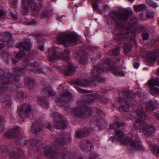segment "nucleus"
<instances>
[{
	"mask_svg": "<svg viewBox=\"0 0 159 159\" xmlns=\"http://www.w3.org/2000/svg\"><path fill=\"white\" fill-rule=\"evenodd\" d=\"M102 67L98 66L96 67L92 72V76L94 81H98L101 83L104 82V79L99 75L100 73L106 70H111L112 73L115 76H124L125 74L122 71H119L118 68L111 65L110 59H107L103 61L102 63Z\"/></svg>",
	"mask_w": 159,
	"mask_h": 159,
	"instance_id": "obj_1",
	"label": "nucleus"
},
{
	"mask_svg": "<svg viewBox=\"0 0 159 159\" xmlns=\"http://www.w3.org/2000/svg\"><path fill=\"white\" fill-rule=\"evenodd\" d=\"M137 119H134L135 122L134 123V128L138 132L141 131V129L147 136H151L155 131V129L154 127L150 125H147L144 121L147 118L145 113L143 111H137Z\"/></svg>",
	"mask_w": 159,
	"mask_h": 159,
	"instance_id": "obj_2",
	"label": "nucleus"
},
{
	"mask_svg": "<svg viewBox=\"0 0 159 159\" xmlns=\"http://www.w3.org/2000/svg\"><path fill=\"white\" fill-rule=\"evenodd\" d=\"M13 75L11 76L6 71L3 70L0 68V93L3 94L6 92L11 84L9 82V79L13 77L16 82L19 81L20 80L19 76L18 74L15 73Z\"/></svg>",
	"mask_w": 159,
	"mask_h": 159,
	"instance_id": "obj_3",
	"label": "nucleus"
},
{
	"mask_svg": "<svg viewBox=\"0 0 159 159\" xmlns=\"http://www.w3.org/2000/svg\"><path fill=\"white\" fill-rule=\"evenodd\" d=\"M117 138L121 143L123 144L126 145L130 143L131 145L134 148L139 149H142L143 148L139 139L137 138V140H132L127 136H125L123 132L121 130H117L116 132Z\"/></svg>",
	"mask_w": 159,
	"mask_h": 159,
	"instance_id": "obj_4",
	"label": "nucleus"
},
{
	"mask_svg": "<svg viewBox=\"0 0 159 159\" xmlns=\"http://www.w3.org/2000/svg\"><path fill=\"white\" fill-rule=\"evenodd\" d=\"M79 39L78 36L75 34H64L54 39L56 43L62 44L66 47L75 43Z\"/></svg>",
	"mask_w": 159,
	"mask_h": 159,
	"instance_id": "obj_5",
	"label": "nucleus"
},
{
	"mask_svg": "<svg viewBox=\"0 0 159 159\" xmlns=\"http://www.w3.org/2000/svg\"><path fill=\"white\" fill-rule=\"evenodd\" d=\"M63 85L61 84L58 87L60 94L58 97L55 98L54 100L59 106H63L65 104L70 101L72 98L71 94L67 90L64 89Z\"/></svg>",
	"mask_w": 159,
	"mask_h": 159,
	"instance_id": "obj_6",
	"label": "nucleus"
},
{
	"mask_svg": "<svg viewBox=\"0 0 159 159\" xmlns=\"http://www.w3.org/2000/svg\"><path fill=\"white\" fill-rule=\"evenodd\" d=\"M26 64V66L25 68H21L19 67L14 66L12 70L15 73L18 74V75L23 74L25 72V69L26 68V66L27 68L30 70H32L36 71L37 72L41 73L43 72V70L41 67H39V64L36 62H34L32 63H29L28 61H26L25 62Z\"/></svg>",
	"mask_w": 159,
	"mask_h": 159,
	"instance_id": "obj_7",
	"label": "nucleus"
},
{
	"mask_svg": "<svg viewBox=\"0 0 159 159\" xmlns=\"http://www.w3.org/2000/svg\"><path fill=\"white\" fill-rule=\"evenodd\" d=\"M70 52L68 50H64V54L60 55V49L54 48L52 49H48V57L52 61L59 58H62L67 61L69 59Z\"/></svg>",
	"mask_w": 159,
	"mask_h": 159,
	"instance_id": "obj_8",
	"label": "nucleus"
},
{
	"mask_svg": "<svg viewBox=\"0 0 159 159\" xmlns=\"http://www.w3.org/2000/svg\"><path fill=\"white\" fill-rule=\"evenodd\" d=\"M143 29V27L141 26L137 27L135 26V27H134V33H133V31L130 32L128 30H125L123 29H122V31L125 30V33H123V34H122L121 33L118 34L115 36L114 39L116 42L121 40L124 38L132 39L135 36L136 33L141 32Z\"/></svg>",
	"mask_w": 159,
	"mask_h": 159,
	"instance_id": "obj_9",
	"label": "nucleus"
},
{
	"mask_svg": "<svg viewBox=\"0 0 159 159\" xmlns=\"http://www.w3.org/2000/svg\"><path fill=\"white\" fill-rule=\"evenodd\" d=\"M55 121L54 126L57 129H63L66 127L68 122L65 120L63 116L56 112H53L52 114Z\"/></svg>",
	"mask_w": 159,
	"mask_h": 159,
	"instance_id": "obj_10",
	"label": "nucleus"
},
{
	"mask_svg": "<svg viewBox=\"0 0 159 159\" xmlns=\"http://www.w3.org/2000/svg\"><path fill=\"white\" fill-rule=\"evenodd\" d=\"M88 104H85L84 101L83 102L82 101H80L78 102V105L79 106L77 107L73 110V113L76 116L79 117H83L85 115V113L88 115H90L89 111H90L91 109L90 108H88L85 110L84 109L85 112H84L83 107H84L85 106Z\"/></svg>",
	"mask_w": 159,
	"mask_h": 159,
	"instance_id": "obj_11",
	"label": "nucleus"
},
{
	"mask_svg": "<svg viewBox=\"0 0 159 159\" xmlns=\"http://www.w3.org/2000/svg\"><path fill=\"white\" fill-rule=\"evenodd\" d=\"M133 13L132 11L125 10L121 13H118L116 11H114L110 14V16L115 21L125 20Z\"/></svg>",
	"mask_w": 159,
	"mask_h": 159,
	"instance_id": "obj_12",
	"label": "nucleus"
},
{
	"mask_svg": "<svg viewBox=\"0 0 159 159\" xmlns=\"http://www.w3.org/2000/svg\"><path fill=\"white\" fill-rule=\"evenodd\" d=\"M31 105L29 104H24L18 108V113L21 117H24L28 115L31 111Z\"/></svg>",
	"mask_w": 159,
	"mask_h": 159,
	"instance_id": "obj_13",
	"label": "nucleus"
},
{
	"mask_svg": "<svg viewBox=\"0 0 159 159\" xmlns=\"http://www.w3.org/2000/svg\"><path fill=\"white\" fill-rule=\"evenodd\" d=\"M71 140V137L70 135L69 134H65L63 137H62L61 138V137L59 138H57L54 144V147L56 148L59 146H61L65 143H70Z\"/></svg>",
	"mask_w": 159,
	"mask_h": 159,
	"instance_id": "obj_14",
	"label": "nucleus"
},
{
	"mask_svg": "<svg viewBox=\"0 0 159 159\" xmlns=\"http://www.w3.org/2000/svg\"><path fill=\"white\" fill-rule=\"evenodd\" d=\"M34 14L36 15L42 9V5L41 3H36L35 0H27Z\"/></svg>",
	"mask_w": 159,
	"mask_h": 159,
	"instance_id": "obj_15",
	"label": "nucleus"
},
{
	"mask_svg": "<svg viewBox=\"0 0 159 159\" xmlns=\"http://www.w3.org/2000/svg\"><path fill=\"white\" fill-rule=\"evenodd\" d=\"M1 101L3 108L7 109L11 108V100L9 95L4 94L2 95L1 98Z\"/></svg>",
	"mask_w": 159,
	"mask_h": 159,
	"instance_id": "obj_16",
	"label": "nucleus"
},
{
	"mask_svg": "<svg viewBox=\"0 0 159 159\" xmlns=\"http://www.w3.org/2000/svg\"><path fill=\"white\" fill-rule=\"evenodd\" d=\"M20 130L19 126H16L11 130H7L5 133V136L9 138L16 137L18 135Z\"/></svg>",
	"mask_w": 159,
	"mask_h": 159,
	"instance_id": "obj_17",
	"label": "nucleus"
},
{
	"mask_svg": "<svg viewBox=\"0 0 159 159\" xmlns=\"http://www.w3.org/2000/svg\"><path fill=\"white\" fill-rule=\"evenodd\" d=\"M11 36L9 33L4 32L0 35V40L1 41L7 42L8 44H10L11 46L13 42L11 40Z\"/></svg>",
	"mask_w": 159,
	"mask_h": 159,
	"instance_id": "obj_18",
	"label": "nucleus"
},
{
	"mask_svg": "<svg viewBox=\"0 0 159 159\" xmlns=\"http://www.w3.org/2000/svg\"><path fill=\"white\" fill-rule=\"evenodd\" d=\"M43 125L41 124V123H36L33 124L32 127V131L36 134L39 135L41 131L42 130Z\"/></svg>",
	"mask_w": 159,
	"mask_h": 159,
	"instance_id": "obj_19",
	"label": "nucleus"
},
{
	"mask_svg": "<svg viewBox=\"0 0 159 159\" xmlns=\"http://www.w3.org/2000/svg\"><path fill=\"white\" fill-rule=\"evenodd\" d=\"M42 95L45 97L53 96L56 94L55 92L51 87H45L42 90Z\"/></svg>",
	"mask_w": 159,
	"mask_h": 159,
	"instance_id": "obj_20",
	"label": "nucleus"
},
{
	"mask_svg": "<svg viewBox=\"0 0 159 159\" xmlns=\"http://www.w3.org/2000/svg\"><path fill=\"white\" fill-rule=\"evenodd\" d=\"M80 145L82 149L83 148L91 149L93 147V144L88 140H81L80 142Z\"/></svg>",
	"mask_w": 159,
	"mask_h": 159,
	"instance_id": "obj_21",
	"label": "nucleus"
},
{
	"mask_svg": "<svg viewBox=\"0 0 159 159\" xmlns=\"http://www.w3.org/2000/svg\"><path fill=\"white\" fill-rule=\"evenodd\" d=\"M42 139V138L41 137H39L38 138H36L35 139H30L29 141V143L30 145V146L31 147V148H35L36 149L37 148H42V147L40 146L39 147L35 148L37 146V145L39 142L41 141Z\"/></svg>",
	"mask_w": 159,
	"mask_h": 159,
	"instance_id": "obj_22",
	"label": "nucleus"
},
{
	"mask_svg": "<svg viewBox=\"0 0 159 159\" xmlns=\"http://www.w3.org/2000/svg\"><path fill=\"white\" fill-rule=\"evenodd\" d=\"M75 70L72 65L69 63H67L66 68L65 70L64 74L66 75H72Z\"/></svg>",
	"mask_w": 159,
	"mask_h": 159,
	"instance_id": "obj_23",
	"label": "nucleus"
},
{
	"mask_svg": "<svg viewBox=\"0 0 159 159\" xmlns=\"http://www.w3.org/2000/svg\"><path fill=\"white\" fill-rule=\"evenodd\" d=\"M16 47L23 49L26 51H29L31 48V45L28 42H21L16 45Z\"/></svg>",
	"mask_w": 159,
	"mask_h": 159,
	"instance_id": "obj_24",
	"label": "nucleus"
},
{
	"mask_svg": "<svg viewBox=\"0 0 159 159\" xmlns=\"http://www.w3.org/2000/svg\"><path fill=\"white\" fill-rule=\"evenodd\" d=\"M147 84L151 87L155 86H159V79L158 78L153 79V77H151L148 81Z\"/></svg>",
	"mask_w": 159,
	"mask_h": 159,
	"instance_id": "obj_25",
	"label": "nucleus"
},
{
	"mask_svg": "<svg viewBox=\"0 0 159 159\" xmlns=\"http://www.w3.org/2000/svg\"><path fill=\"white\" fill-rule=\"evenodd\" d=\"M75 83L78 85L83 87L88 86L90 83V82L86 80H78L75 81Z\"/></svg>",
	"mask_w": 159,
	"mask_h": 159,
	"instance_id": "obj_26",
	"label": "nucleus"
},
{
	"mask_svg": "<svg viewBox=\"0 0 159 159\" xmlns=\"http://www.w3.org/2000/svg\"><path fill=\"white\" fill-rule=\"evenodd\" d=\"M37 102L41 106L44 108H47L48 107V102L41 97H39L38 99Z\"/></svg>",
	"mask_w": 159,
	"mask_h": 159,
	"instance_id": "obj_27",
	"label": "nucleus"
},
{
	"mask_svg": "<svg viewBox=\"0 0 159 159\" xmlns=\"http://www.w3.org/2000/svg\"><path fill=\"white\" fill-rule=\"evenodd\" d=\"M22 11L23 12L24 14H26L28 12V7L26 2L25 0H22Z\"/></svg>",
	"mask_w": 159,
	"mask_h": 159,
	"instance_id": "obj_28",
	"label": "nucleus"
},
{
	"mask_svg": "<svg viewBox=\"0 0 159 159\" xmlns=\"http://www.w3.org/2000/svg\"><path fill=\"white\" fill-rule=\"evenodd\" d=\"M146 4L149 7L156 8L159 7L158 4L156 2L151 0H146Z\"/></svg>",
	"mask_w": 159,
	"mask_h": 159,
	"instance_id": "obj_29",
	"label": "nucleus"
},
{
	"mask_svg": "<svg viewBox=\"0 0 159 159\" xmlns=\"http://www.w3.org/2000/svg\"><path fill=\"white\" fill-rule=\"evenodd\" d=\"M155 104L151 102H148L146 104L145 108L148 111H151L154 109Z\"/></svg>",
	"mask_w": 159,
	"mask_h": 159,
	"instance_id": "obj_30",
	"label": "nucleus"
},
{
	"mask_svg": "<svg viewBox=\"0 0 159 159\" xmlns=\"http://www.w3.org/2000/svg\"><path fill=\"white\" fill-rule=\"evenodd\" d=\"M130 106L129 103L128 102L125 103V105H123L120 106L119 107V110L121 111H127L129 110V108Z\"/></svg>",
	"mask_w": 159,
	"mask_h": 159,
	"instance_id": "obj_31",
	"label": "nucleus"
},
{
	"mask_svg": "<svg viewBox=\"0 0 159 159\" xmlns=\"http://www.w3.org/2000/svg\"><path fill=\"white\" fill-rule=\"evenodd\" d=\"M146 6L143 4L137 5L134 6V10L136 12L143 10L146 9Z\"/></svg>",
	"mask_w": 159,
	"mask_h": 159,
	"instance_id": "obj_32",
	"label": "nucleus"
},
{
	"mask_svg": "<svg viewBox=\"0 0 159 159\" xmlns=\"http://www.w3.org/2000/svg\"><path fill=\"white\" fill-rule=\"evenodd\" d=\"M86 131V130H81L77 131L76 133V137L78 138L85 137L86 135L87 134Z\"/></svg>",
	"mask_w": 159,
	"mask_h": 159,
	"instance_id": "obj_33",
	"label": "nucleus"
},
{
	"mask_svg": "<svg viewBox=\"0 0 159 159\" xmlns=\"http://www.w3.org/2000/svg\"><path fill=\"white\" fill-rule=\"evenodd\" d=\"M25 83L26 86L29 88H30V86L33 85L34 83L33 80L29 77L25 79Z\"/></svg>",
	"mask_w": 159,
	"mask_h": 159,
	"instance_id": "obj_34",
	"label": "nucleus"
},
{
	"mask_svg": "<svg viewBox=\"0 0 159 159\" xmlns=\"http://www.w3.org/2000/svg\"><path fill=\"white\" fill-rule=\"evenodd\" d=\"M124 51L125 53H129L131 51V44L130 43H128L124 45Z\"/></svg>",
	"mask_w": 159,
	"mask_h": 159,
	"instance_id": "obj_35",
	"label": "nucleus"
},
{
	"mask_svg": "<svg viewBox=\"0 0 159 159\" xmlns=\"http://www.w3.org/2000/svg\"><path fill=\"white\" fill-rule=\"evenodd\" d=\"M95 99L93 95L89 96L87 99L84 101L85 104H89L92 103Z\"/></svg>",
	"mask_w": 159,
	"mask_h": 159,
	"instance_id": "obj_36",
	"label": "nucleus"
},
{
	"mask_svg": "<svg viewBox=\"0 0 159 159\" xmlns=\"http://www.w3.org/2000/svg\"><path fill=\"white\" fill-rule=\"evenodd\" d=\"M16 96L20 100L24 99L26 97V94L22 92H16Z\"/></svg>",
	"mask_w": 159,
	"mask_h": 159,
	"instance_id": "obj_37",
	"label": "nucleus"
},
{
	"mask_svg": "<svg viewBox=\"0 0 159 159\" xmlns=\"http://www.w3.org/2000/svg\"><path fill=\"white\" fill-rule=\"evenodd\" d=\"M50 14V10L49 11L44 10L43 11L42 14L41 15V17L43 19L45 18H47L48 17Z\"/></svg>",
	"mask_w": 159,
	"mask_h": 159,
	"instance_id": "obj_38",
	"label": "nucleus"
},
{
	"mask_svg": "<svg viewBox=\"0 0 159 159\" xmlns=\"http://www.w3.org/2000/svg\"><path fill=\"white\" fill-rule=\"evenodd\" d=\"M10 159H17L19 156L17 153L11 152L9 155Z\"/></svg>",
	"mask_w": 159,
	"mask_h": 159,
	"instance_id": "obj_39",
	"label": "nucleus"
},
{
	"mask_svg": "<svg viewBox=\"0 0 159 159\" xmlns=\"http://www.w3.org/2000/svg\"><path fill=\"white\" fill-rule=\"evenodd\" d=\"M150 92L152 95H155L159 93V89L156 87L151 89L150 90Z\"/></svg>",
	"mask_w": 159,
	"mask_h": 159,
	"instance_id": "obj_40",
	"label": "nucleus"
},
{
	"mask_svg": "<svg viewBox=\"0 0 159 159\" xmlns=\"http://www.w3.org/2000/svg\"><path fill=\"white\" fill-rule=\"evenodd\" d=\"M25 55L24 51L23 50H20L18 54L16 56V57L17 58H21Z\"/></svg>",
	"mask_w": 159,
	"mask_h": 159,
	"instance_id": "obj_41",
	"label": "nucleus"
},
{
	"mask_svg": "<svg viewBox=\"0 0 159 159\" xmlns=\"http://www.w3.org/2000/svg\"><path fill=\"white\" fill-rule=\"evenodd\" d=\"M146 16V17L148 18H152L154 16V13L152 11L151 12L148 11Z\"/></svg>",
	"mask_w": 159,
	"mask_h": 159,
	"instance_id": "obj_42",
	"label": "nucleus"
},
{
	"mask_svg": "<svg viewBox=\"0 0 159 159\" xmlns=\"http://www.w3.org/2000/svg\"><path fill=\"white\" fill-rule=\"evenodd\" d=\"M112 55H118L119 54V48H117L114 49H113L111 51Z\"/></svg>",
	"mask_w": 159,
	"mask_h": 159,
	"instance_id": "obj_43",
	"label": "nucleus"
},
{
	"mask_svg": "<svg viewBox=\"0 0 159 159\" xmlns=\"http://www.w3.org/2000/svg\"><path fill=\"white\" fill-rule=\"evenodd\" d=\"M87 59V56H85L84 57L83 56L82 58L80 59L79 60V61L80 63L84 64L86 62Z\"/></svg>",
	"mask_w": 159,
	"mask_h": 159,
	"instance_id": "obj_44",
	"label": "nucleus"
},
{
	"mask_svg": "<svg viewBox=\"0 0 159 159\" xmlns=\"http://www.w3.org/2000/svg\"><path fill=\"white\" fill-rule=\"evenodd\" d=\"M149 144L150 147L153 149H159V146H158L153 144L150 141L149 142Z\"/></svg>",
	"mask_w": 159,
	"mask_h": 159,
	"instance_id": "obj_45",
	"label": "nucleus"
},
{
	"mask_svg": "<svg viewBox=\"0 0 159 159\" xmlns=\"http://www.w3.org/2000/svg\"><path fill=\"white\" fill-rule=\"evenodd\" d=\"M52 150H47V151L45 152L46 153V155L47 156H49L51 157H54V155L53 154V153L52 152Z\"/></svg>",
	"mask_w": 159,
	"mask_h": 159,
	"instance_id": "obj_46",
	"label": "nucleus"
},
{
	"mask_svg": "<svg viewBox=\"0 0 159 159\" xmlns=\"http://www.w3.org/2000/svg\"><path fill=\"white\" fill-rule=\"evenodd\" d=\"M66 20V18L64 15L62 16L61 17H58V20L62 22H65Z\"/></svg>",
	"mask_w": 159,
	"mask_h": 159,
	"instance_id": "obj_47",
	"label": "nucleus"
},
{
	"mask_svg": "<svg viewBox=\"0 0 159 159\" xmlns=\"http://www.w3.org/2000/svg\"><path fill=\"white\" fill-rule=\"evenodd\" d=\"M152 152L156 157H159V150H152Z\"/></svg>",
	"mask_w": 159,
	"mask_h": 159,
	"instance_id": "obj_48",
	"label": "nucleus"
},
{
	"mask_svg": "<svg viewBox=\"0 0 159 159\" xmlns=\"http://www.w3.org/2000/svg\"><path fill=\"white\" fill-rule=\"evenodd\" d=\"M123 95L124 97H126L128 99L130 98L129 93L128 91H124L122 92Z\"/></svg>",
	"mask_w": 159,
	"mask_h": 159,
	"instance_id": "obj_49",
	"label": "nucleus"
},
{
	"mask_svg": "<svg viewBox=\"0 0 159 159\" xmlns=\"http://www.w3.org/2000/svg\"><path fill=\"white\" fill-rule=\"evenodd\" d=\"M147 56L149 59H152L153 58V57L154 56L153 53H148L146 54Z\"/></svg>",
	"mask_w": 159,
	"mask_h": 159,
	"instance_id": "obj_50",
	"label": "nucleus"
},
{
	"mask_svg": "<svg viewBox=\"0 0 159 159\" xmlns=\"http://www.w3.org/2000/svg\"><path fill=\"white\" fill-rule=\"evenodd\" d=\"M143 38L144 40H146L148 38V33H143Z\"/></svg>",
	"mask_w": 159,
	"mask_h": 159,
	"instance_id": "obj_51",
	"label": "nucleus"
},
{
	"mask_svg": "<svg viewBox=\"0 0 159 159\" xmlns=\"http://www.w3.org/2000/svg\"><path fill=\"white\" fill-rule=\"evenodd\" d=\"M12 63L15 66L19 64V62L18 60H16L15 58H12Z\"/></svg>",
	"mask_w": 159,
	"mask_h": 159,
	"instance_id": "obj_52",
	"label": "nucleus"
},
{
	"mask_svg": "<svg viewBox=\"0 0 159 159\" xmlns=\"http://www.w3.org/2000/svg\"><path fill=\"white\" fill-rule=\"evenodd\" d=\"M46 128L50 129L51 131H52L54 130V128L52 127L50 124H49L46 126Z\"/></svg>",
	"mask_w": 159,
	"mask_h": 159,
	"instance_id": "obj_53",
	"label": "nucleus"
},
{
	"mask_svg": "<svg viewBox=\"0 0 159 159\" xmlns=\"http://www.w3.org/2000/svg\"><path fill=\"white\" fill-rule=\"evenodd\" d=\"M11 3L12 6L13 7H15L17 5V0H12Z\"/></svg>",
	"mask_w": 159,
	"mask_h": 159,
	"instance_id": "obj_54",
	"label": "nucleus"
},
{
	"mask_svg": "<svg viewBox=\"0 0 159 159\" xmlns=\"http://www.w3.org/2000/svg\"><path fill=\"white\" fill-rule=\"evenodd\" d=\"M36 22L34 20H33L31 21L28 23L27 25H34L36 24Z\"/></svg>",
	"mask_w": 159,
	"mask_h": 159,
	"instance_id": "obj_55",
	"label": "nucleus"
},
{
	"mask_svg": "<svg viewBox=\"0 0 159 159\" xmlns=\"http://www.w3.org/2000/svg\"><path fill=\"white\" fill-rule=\"evenodd\" d=\"M11 16L13 19L15 20H16L17 18V16L16 14L11 13Z\"/></svg>",
	"mask_w": 159,
	"mask_h": 159,
	"instance_id": "obj_56",
	"label": "nucleus"
},
{
	"mask_svg": "<svg viewBox=\"0 0 159 159\" xmlns=\"http://www.w3.org/2000/svg\"><path fill=\"white\" fill-rule=\"evenodd\" d=\"M2 57L4 59V60H7L6 57H7V60H8L9 59L8 58V57H11V55L9 54H5V56H4L2 55Z\"/></svg>",
	"mask_w": 159,
	"mask_h": 159,
	"instance_id": "obj_57",
	"label": "nucleus"
},
{
	"mask_svg": "<svg viewBox=\"0 0 159 159\" xmlns=\"http://www.w3.org/2000/svg\"><path fill=\"white\" fill-rule=\"evenodd\" d=\"M139 17H140V19L143 20H145L146 19V17H144L142 13L140 14Z\"/></svg>",
	"mask_w": 159,
	"mask_h": 159,
	"instance_id": "obj_58",
	"label": "nucleus"
},
{
	"mask_svg": "<svg viewBox=\"0 0 159 159\" xmlns=\"http://www.w3.org/2000/svg\"><path fill=\"white\" fill-rule=\"evenodd\" d=\"M115 125L116 126L118 127H121L124 124L123 123L119 122H117L115 123Z\"/></svg>",
	"mask_w": 159,
	"mask_h": 159,
	"instance_id": "obj_59",
	"label": "nucleus"
},
{
	"mask_svg": "<svg viewBox=\"0 0 159 159\" xmlns=\"http://www.w3.org/2000/svg\"><path fill=\"white\" fill-rule=\"evenodd\" d=\"M139 64L138 62H134V68H137L139 66Z\"/></svg>",
	"mask_w": 159,
	"mask_h": 159,
	"instance_id": "obj_60",
	"label": "nucleus"
},
{
	"mask_svg": "<svg viewBox=\"0 0 159 159\" xmlns=\"http://www.w3.org/2000/svg\"><path fill=\"white\" fill-rule=\"evenodd\" d=\"M77 90H78V91L81 92V93H86V90L81 89L79 88H78L77 89Z\"/></svg>",
	"mask_w": 159,
	"mask_h": 159,
	"instance_id": "obj_61",
	"label": "nucleus"
},
{
	"mask_svg": "<svg viewBox=\"0 0 159 159\" xmlns=\"http://www.w3.org/2000/svg\"><path fill=\"white\" fill-rule=\"evenodd\" d=\"M2 119L0 117V131H1L3 129V126L1 123Z\"/></svg>",
	"mask_w": 159,
	"mask_h": 159,
	"instance_id": "obj_62",
	"label": "nucleus"
},
{
	"mask_svg": "<svg viewBox=\"0 0 159 159\" xmlns=\"http://www.w3.org/2000/svg\"><path fill=\"white\" fill-rule=\"evenodd\" d=\"M4 13L3 10H0V17L4 16Z\"/></svg>",
	"mask_w": 159,
	"mask_h": 159,
	"instance_id": "obj_63",
	"label": "nucleus"
},
{
	"mask_svg": "<svg viewBox=\"0 0 159 159\" xmlns=\"http://www.w3.org/2000/svg\"><path fill=\"white\" fill-rule=\"evenodd\" d=\"M155 115L159 119V111L155 113Z\"/></svg>",
	"mask_w": 159,
	"mask_h": 159,
	"instance_id": "obj_64",
	"label": "nucleus"
}]
</instances>
